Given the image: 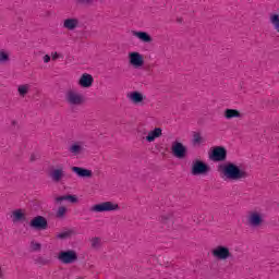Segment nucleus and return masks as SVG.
Wrapping results in <instances>:
<instances>
[{"label": "nucleus", "instance_id": "30", "mask_svg": "<svg viewBox=\"0 0 279 279\" xmlns=\"http://www.w3.org/2000/svg\"><path fill=\"white\" fill-rule=\"evenodd\" d=\"M49 60H51V57H49V54H46L45 57H44V62H49Z\"/></svg>", "mask_w": 279, "mask_h": 279}, {"label": "nucleus", "instance_id": "8", "mask_svg": "<svg viewBox=\"0 0 279 279\" xmlns=\"http://www.w3.org/2000/svg\"><path fill=\"white\" fill-rule=\"evenodd\" d=\"M226 148L223 147H216L213 149L211 154L209 155L210 160H215L219 162L221 160H226Z\"/></svg>", "mask_w": 279, "mask_h": 279}, {"label": "nucleus", "instance_id": "10", "mask_svg": "<svg viewBox=\"0 0 279 279\" xmlns=\"http://www.w3.org/2000/svg\"><path fill=\"white\" fill-rule=\"evenodd\" d=\"M66 99H68L69 104H71L72 106H77V105L84 102V96H82V94H77L75 92H69L66 95Z\"/></svg>", "mask_w": 279, "mask_h": 279}, {"label": "nucleus", "instance_id": "12", "mask_svg": "<svg viewBox=\"0 0 279 279\" xmlns=\"http://www.w3.org/2000/svg\"><path fill=\"white\" fill-rule=\"evenodd\" d=\"M31 226L36 230H45L47 229V219L43 216H37L31 221Z\"/></svg>", "mask_w": 279, "mask_h": 279}, {"label": "nucleus", "instance_id": "16", "mask_svg": "<svg viewBox=\"0 0 279 279\" xmlns=\"http://www.w3.org/2000/svg\"><path fill=\"white\" fill-rule=\"evenodd\" d=\"M132 34L133 36H135V38H138V40H141L142 43H151V36H149V34L145 32L132 31Z\"/></svg>", "mask_w": 279, "mask_h": 279}, {"label": "nucleus", "instance_id": "14", "mask_svg": "<svg viewBox=\"0 0 279 279\" xmlns=\"http://www.w3.org/2000/svg\"><path fill=\"white\" fill-rule=\"evenodd\" d=\"M160 136H162V129L156 128L148 132L146 141L147 143H154V141H156V138H160Z\"/></svg>", "mask_w": 279, "mask_h": 279}, {"label": "nucleus", "instance_id": "25", "mask_svg": "<svg viewBox=\"0 0 279 279\" xmlns=\"http://www.w3.org/2000/svg\"><path fill=\"white\" fill-rule=\"evenodd\" d=\"M199 143H202V135H199V134H194L193 144H194V145H199Z\"/></svg>", "mask_w": 279, "mask_h": 279}, {"label": "nucleus", "instance_id": "31", "mask_svg": "<svg viewBox=\"0 0 279 279\" xmlns=\"http://www.w3.org/2000/svg\"><path fill=\"white\" fill-rule=\"evenodd\" d=\"M56 58H58V52H54V54H52V59L56 60Z\"/></svg>", "mask_w": 279, "mask_h": 279}, {"label": "nucleus", "instance_id": "6", "mask_svg": "<svg viewBox=\"0 0 279 279\" xmlns=\"http://www.w3.org/2000/svg\"><path fill=\"white\" fill-rule=\"evenodd\" d=\"M129 60L130 64H132V66H134L135 69H141V66H143L144 64L143 54H141L140 52H130Z\"/></svg>", "mask_w": 279, "mask_h": 279}, {"label": "nucleus", "instance_id": "18", "mask_svg": "<svg viewBox=\"0 0 279 279\" xmlns=\"http://www.w3.org/2000/svg\"><path fill=\"white\" fill-rule=\"evenodd\" d=\"M11 219L14 223H19V221H24L25 219V211L22 209H16L12 213Z\"/></svg>", "mask_w": 279, "mask_h": 279}, {"label": "nucleus", "instance_id": "28", "mask_svg": "<svg viewBox=\"0 0 279 279\" xmlns=\"http://www.w3.org/2000/svg\"><path fill=\"white\" fill-rule=\"evenodd\" d=\"M99 243H101V241L98 238H94L92 240V246L93 247H99Z\"/></svg>", "mask_w": 279, "mask_h": 279}, {"label": "nucleus", "instance_id": "9", "mask_svg": "<svg viewBox=\"0 0 279 279\" xmlns=\"http://www.w3.org/2000/svg\"><path fill=\"white\" fill-rule=\"evenodd\" d=\"M248 223L253 226V228H258V226L263 223V214L260 211H252L248 215Z\"/></svg>", "mask_w": 279, "mask_h": 279}, {"label": "nucleus", "instance_id": "21", "mask_svg": "<svg viewBox=\"0 0 279 279\" xmlns=\"http://www.w3.org/2000/svg\"><path fill=\"white\" fill-rule=\"evenodd\" d=\"M62 175H64V171L62 169H56L51 172V178L54 182H60V180H62Z\"/></svg>", "mask_w": 279, "mask_h": 279}, {"label": "nucleus", "instance_id": "23", "mask_svg": "<svg viewBox=\"0 0 279 279\" xmlns=\"http://www.w3.org/2000/svg\"><path fill=\"white\" fill-rule=\"evenodd\" d=\"M19 94L20 95H27V93L29 92V85H20L19 88Z\"/></svg>", "mask_w": 279, "mask_h": 279}, {"label": "nucleus", "instance_id": "11", "mask_svg": "<svg viewBox=\"0 0 279 279\" xmlns=\"http://www.w3.org/2000/svg\"><path fill=\"white\" fill-rule=\"evenodd\" d=\"M93 82H95V80L93 78V75L88 73H84L78 80V85L82 88H90L93 86Z\"/></svg>", "mask_w": 279, "mask_h": 279}, {"label": "nucleus", "instance_id": "26", "mask_svg": "<svg viewBox=\"0 0 279 279\" xmlns=\"http://www.w3.org/2000/svg\"><path fill=\"white\" fill-rule=\"evenodd\" d=\"M66 215V208L60 207L57 211V217H64Z\"/></svg>", "mask_w": 279, "mask_h": 279}, {"label": "nucleus", "instance_id": "17", "mask_svg": "<svg viewBox=\"0 0 279 279\" xmlns=\"http://www.w3.org/2000/svg\"><path fill=\"white\" fill-rule=\"evenodd\" d=\"M70 151L74 156H77L78 154H82L84 151V143L83 142H75L70 146Z\"/></svg>", "mask_w": 279, "mask_h": 279}, {"label": "nucleus", "instance_id": "1", "mask_svg": "<svg viewBox=\"0 0 279 279\" xmlns=\"http://www.w3.org/2000/svg\"><path fill=\"white\" fill-rule=\"evenodd\" d=\"M222 174L226 180H243L247 178V172L234 163H227L222 167Z\"/></svg>", "mask_w": 279, "mask_h": 279}, {"label": "nucleus", "instance_id": "19", "mask_svg": "<svg viewBox=\"0 0 279 279\" xmlns=\"http://www.w3.org/2000/svg\"><path fill=\"white\" fill-rule=\"evenodd\" d=\"M78 23L77 19H68L63 22V27H65V29H75Z\"/></svg>", "mask_w": 279, "mask_h": 279}, {"label": "nucleus", "instance_id": "13", "mask_svg": "<svg viewBox=\"0 0 279 279\" xmlns=\"http://www.w3.org/2000/svg\"><path fill=\"white\" fill-rule=\"evenodd\" d=\"M128 99H130L132 104H143V101H145V95L140 92H131L128 94Z\"/></svg>", "mask_w": 279, "mask_h": 279}, {"label": "nucleus", "instance_id": "22", "mask_svg": "<svg viewBox=\"0 0 279 279\" xmlns=\"http://www.w3.org/2000/svg\"><path fill=\"white\" fill-rule=\"evenodd\" d=\"M57 202H70L71 204H76L77 196H75V195H66V196L58 197Z\"/></svg>", "mask_w": 279, "mask_h": 279}, {"label": "nucleus", "instance_id": "3", "mask_svg": "<svg viewBox=\"0 0 279 279\" xmlns=\"http://www.w3.org/2000/svg\"><path fill=\"white\" fill-rule=\"evenodd\" d=\"M211 254L217 260H228V258H230V248H228V246L218 245L213 248Z\"/></svg>", "mask_w": 279, "mask_h": 279}, {"label": "nucleus", "instance_id": "7", "mask_svg": "<svg viewBox=\"0 0 279 279\" xmlns=\"http://www.w3.org/2000/svg\"><path fill=\"white\" fill-rule=\"evenodd\" d=\"M208 173V166L202 161H195L192 166V175H204Z\"/></svg>", "mask_w": 279, "mask_h": 279}, {"label": "nucleus", "instance_id": "5", "mask_svg": "<svg viewBox=\"0 0 279 279\" xmlns=\"http://www.w3.org/2000/svg\"><path fill=\"white\" fill-rule=\"evenodd\" d=\"M171 151L174 158H185L186 157V146L184 144L175 141L172 143Z\"/></svg>", "mask_w": 279, "mask_h": 279}, {"label": "nucleus", "instance_id": "4", "mask_svg": "<svg viewBox=\"0 0 279 279\" xmlns=\"http://www.w3.org/2000/svg\"><path fill=\"white\" fill-rule=\"evenodd\" d=\"M58 259L64 265H71V263H75L77 260V253H75V251H63L59 253Z\"/></svg>", "mask_w": 279, "mask_h": 279}, {"label": "nucleus", "instance_id": "27", "mask_svg": "<svg viewBox=\"0 0 279 279\" xmlns=\"http://www.w3.org/2000/svg\"><path fill=\"white\" fill-rule=\"evenodd\" d=\"M31 250L33 252H38V250H40V244L39 243H36V242H32L31 244Z\"/></svg>", "mask_w": 279, "mask_h": 279}, {"label": "nucleus", "instance_id": "15", "mask_svg": "<svg viewBox=\"0 0 279 279\" xmlns=\"http://www.w3.org/2000/svg\"><path fill=\"white\" fill-rule=\"evenodd\" d=\"M72 171L78 175V178H90L93 175V172L88 169L80 168V167H73Z\"/></svg>", "mask_w": 279, "mask_h": 279}, {"label": "nucleus", "instance_id": "2", "mask_svg": "<svg viewBox=\"0 0 279 279\" xmlns=\"http://www.w3.org/2000/svg\"><path fill=\"white\" fill-rule=\"evenodd\" d=\"M89 210L90 213H110L112 210H119V204L112 202H104L92 206Z\"/></svg>", "mask_w": 279, "mask_h": 279}, {"label": "nucleus", "instance_id": "29", "mask_svg": "<svg viewBox=\"0 0 279 279\" xmlns=\"http://www.w3.org/2000/svg\"><path fill=\"white\" fill-rule=\"evenodd\" d=\"M66 236H69V233L64 232V233H59L57 235V239H66Z\"/></svg>", "mask_w": 279, "mask_h": 279}, {"label": "nucleus", "instance_id": "24", "mask_svg": "<svg viewBox=\"0 0 279 279\" xmlns=\"http://www.w3.org/2000/svg\"><path fill=\"white\" fill-rule=\"evenodd\" d=\"M10 60V56L5 51H0V62L5 63Z\"/></svg>", "mask_w": 279, "mask_h": 279}, {"label": "nucleus", "instance_id": "20", "mask_svg": "<svg viewBox=\"0 0 279 279\" xmlns=\"http://www.w3.org/2000/svg\"><path fill=\"white\" fill-rule=\"evenodd\" d=\"M226 119H239L241 117V112L236 109H227L225 111Z\"/></svg>", "mask_w": 279, "mask_h": 279}]
</instances>
